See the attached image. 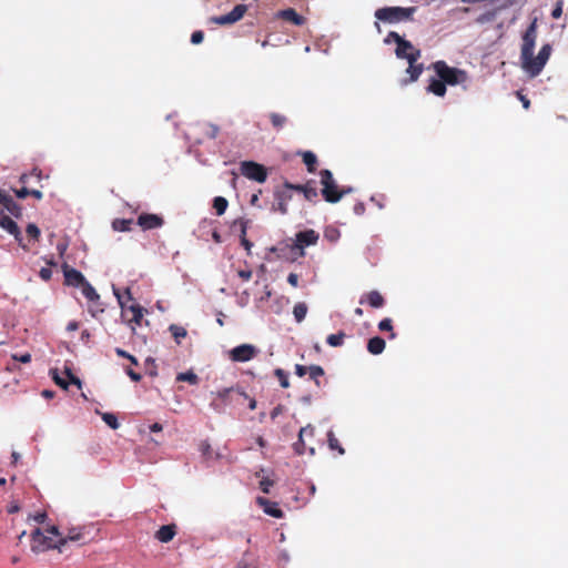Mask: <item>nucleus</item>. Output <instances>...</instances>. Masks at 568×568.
Segmentation results:
<instances>
[{
    "mask_svg": "<svg viewBox=\"0 0 568 568\" xmlns=\"http://www.w3.org/2000/svg\"><path fill=\"white\" fill-rule=\"evenodd\" d=\"M537 39V19H534L523 34L520 60L523 68L531 75L537 77L550 58L551 45L544 44L537 57H534V49Z\"/></svg>",
    "mask_w": 568,
    "mask_h": 568,
    "instance_id": "1",
    "label": "nucleus"
},
{
    "mask_svg": "<svg viewBox=\"0 0 568 568\" xmlns=\"http://www.w3.org/2000/svg\"><path fill=\"white\" fill-rule=\"evenodd\" d=\"M430 68L446 85H465L469 77L465 70L449 67L445 61L438 60L432 63ZM466 89V87H464Z\"/></svg>",
    "mask_w": 568,
    "mask_h": 568,
    "instance_id": "2",
    "label": "nucleus"
},
{
    "mask_svg": "<svg viewBox=\"0 0 568 568\" xmlns=\"http://www.w3.org/2000/svg\"><path fill=\"white\" fill-rule=\"evenodd\" d=\"M416 7H383L375 11V18L385 23H399L404 21H412Z\"/></svg>",
    "mask_w": 568,
    "mask_h": 568,
    "instance_id": "3",
    "label": "nucleus"
},
{
    "mask_svg": "<svg viewBox=\"0 0 568 568\" xmlns=\"http://www.w3.org/2000/svg\"><path fill=\"white\" fill-rule=\"evenodd\" d=\"M321 184L323 185L322 195L324 200L328 203L338 202L345 194L352 191L348 189H338L336 181L334 180L333 173L325 169L320 172Z\"/></svg>",
    "mask_w": 568,
    "mask_h": 568,
    "instance_id": "4",
    "label": "nucleus"
},
{
    "mask_svg": "<svg viewBox=\"0 0 568 568\" xmlns=\"http://www.w3.org/2000/svg\"><path fill=\"white\" fill-rule=\"evenodd\" d=\"M241 173L253 181L263 183L267 179V170L264 165L254 161H244L241 163Z\"/></svg>",
    "mask_w": 568,
    "mask_h": 568,
    "instance_id": "5",
    "label": "nucleus"
},
{
    "mask_svg": "<svg viewBox=\"0 0 568 568\" xmlns=\"http://www.w3.org/2000/svg\"><path fill=\"white\" fill-rule=\"evenodd\" d=\"M115 296L118 297L119 304L122 308V316L126 320L129 324L141 325V321L144 315V308L139 304H132L126 306L122 300V296L114 291Z\"/></svg>",
    "mask_w": 568,
    "mask_h": 568,
    "instance_id": "6",
    "label": "nucleus"
},
{
    "mask_svg": "<svg viewBox=\"0 0 568 568\" xmlns=\"http://www.w3.org/2000/svg\"><path fill=\"white\" fill-rule=\"evenodd\" d=\"M272 252L276 253L277 257L290 262H295L305 256V251H302L300 245H296L294 242L280 244L278 246L273 247Z\"/></svg>",
    "mask_w": 568,
    "mask_h": 568,
    "instance_id": "7",
    "label": "nucleus"
},
{
    "mask_svg": "<svg viewBox=\"0 0 568 568\" xmlns=\"http://www.w3.org/2000/svg\"><path fill=\"white\" fill-rule=\"evenodd\" d=\"M247 11L246 4H236L233 10L226 14L213 17L212 22L220 26L233 24L240 21Z\"/></svg>",
    "mask_w": 568,
    "mask_h": 568,
    "instance_id": "8",
    "label": "nucleus"
},
{
    "mask_svg": "<svg viewBox=\"0 0 568 568\" xmlns=\"http://www.w3.org/2000/svg\"><path fill=\"white\" fill-rule=\"evenodd\" d=\"M247 11L246 4H236L233 10L226 14L213 17L212 22L220 26L233 24L240 21Z\"/></svg>",
    "mask_w": 568,
    "mask_h": 568,
    "instance_id": "9",
    "label": "nucleus"
},
{
    "mask_svg": "<svg viewBox=\"0 0 568 568\" xmlns=\"http://www.w3.org/2000/svg\"><path fill=\"white\" fill-rule=\"evenodd\" d=\"M257 354V349L250 344H242L234 347L230 352V358L233 362H247L251 361Z\"/></svg>",
    "mask_w": 568,
    "mask_h": 568,
    "instance_id": "10",
    "label": "nucleus"
},
{
    "mask_svg": "<svg viewBox=\"0 0 568 568\" xmlns=\"http://www.w3.org/2000/svg\"><path fill=\"white\" fill-rule=\"evenodd\" d=\"M61 268L64 276V284L68 286L80 287L87 281L80 271L69 266L67 263H63Z\"/></svg>",
    "mask_w": 568,
    "mask_h": 568,
    "instance_id": "11",
    "label": "nucleus"
},
{
    "mask_svg": "<svg viewBox=\"0 0 568 568\" xmlns=\"http://www.w3.org/2000/svg\"><path fill=\"white\" fill-rule=\"evenodd\" d=\"M136 223L142 230L148 231L161 227L164 224V220L158 214L142 213L138 216Z\"/></svg>",
    "mask_w": 568,
    "mask_h": 568,
    "instance_id": "12",
    "label": "nucleus"
},
{
    "mask_svg": "<svg viewBox=\"0 0 568 568\" xmlns=\"http://www.w3.org/2000/svg\"><path fill=\"white\" fill-rule=\"evenodd\" d=\"M44 535L42 534V531L37 528L36 530L32 531L31 534V537H32V545H31V550L36 554H39V552H42L44 550H48V549H58L60 552L63 551V542L65 540H63L61 544H48L45 546H43L42 544H39V541L42 539Z\"/></svg>",
    "mask_w": 568,
    "mask_h": 568,
    "instance_id": "13",
    "label": "nucleus"
},
{
    "mask_svg": "<svg viewBox=\"0 0 568 568\" xmlns=\"http://www.w3.org/2000/svg\"><path fill=\"white\" fill-rule=\"evenodd\" d=\"M420 55H422L420 51H415L413 53H409V59L407 60L409 65L406 70V72L409 74V80H408L409 82L417 81V79L420 77V74L424 71L423 64L416 63L418 61V59L420 58Z\"/></svg>",
    "mask_w": 568,
    "mask_h": 568,
    "instance_id": "14",
    "label": "nucleus"
},
{
    "mask_svg": "<svg viewBox=\"0 0 568 568\" xmlns=\"http://www.w3.org/2000/svg\"><path fill=\"white\" fill-rule=\"evenodd\" d=\"M320 239V235L314 230H305L296 233L294 243L300 245L302 251H305L306 246L315 245Z\"/></svg>",
    "mask_w": 568,
    "mask_h": 568,
    "instance_id": "15",
    "label": "nucleus"
},
{
    "mask_svg": "<svg viewBox=\"0 0 568 568\" xmlns=\"http://www.w3.org/2000/svg\"><path fill=\"white\" fill-rule=\"evenodd\" d=\"M51 374L55 384L62 387L63 389H67L69 384H75L79 388L81 387V381L71 372L70 368H65L64 371V374L67 375L68 379L60 377L58 369H52Z\"/></svg>",
    "mask_w": 568,
    "mask_h": 568,
    "instance_id": "16",
    "label": "nucleus"
},
{
    "mask_svg": "<svg viewBox=\"0 0 568 568\" xmlns=\"http://www.w3.org/2000/svg\"><path fill=\"white\" fill-rule=\"evenodd\" d=\"M0 204L13 216L20 217L22 215L21 206L2 190H0Z\"/></svg>",
    "mask_w": 568,
    "mask_h": 568,
    "instance_id": "17",
    "label": "nucleus"
},
{
    "mask_svg": "<svg viewBox=\"0 0 568 568\" xmlns=\"http://www.w3.org/2000/svg\"><path fill=\"white\" fill-rule=\"evenodd\" d=\"M276 17L294 26H303L305 23V18L298 14L293 8L278 11Z\"/></svg>",
    "mask_w": 568,
    "mask_h": 568,
    "instance_id": "18",
    "label": "nucleus"
},
{
    "mask_svg": "<svg viewBox=\"0 0 568 568\" xmlns=\"http://www.w3.org/2000/svg\"><path fill=\"white\" fill-rule=\"evenodd\" d=\"M0 226L4 229L7 232H9L11 235L14 236V239L19 242V244L24 247L21 244L22 237L21 232L17 223L9 216H2L0 217Z\"/></svg>",
    "mask_w": 568,
    "mask_h": 568,
    "instance_id": "19",
    "label": "nucleus"
},
{
    "mask_svg": "<svg viewBox=\"0 0 568 568\" xmlns=\"http://www.w3.org/2000/svg\"><path fill=\"white\" fill-rule=\"evenodd\" d=\"M275 200H276V203H277V209L276 210L281 214H286L287 211H288L287 204L292 200V193L288 192L285 187H283V190H277L275 192Z\"/></svg>",
    "mask_w": 568,
    "mask_h": 568,
    "instance_id": "20",
    "label": "nucleus"
},
{
    "mask_svg": "<svg viewBox=\"0 0 568 568\" xmlns=\"http://www.w3.org/2000/svg\"><path fill=\"white\" fill-rule=\"evenodd\" d=\"M257 504L263 508L264 513L274 518H282L283 511L277 507L275 503L270 501L266 498L257 497Z\"/></svg>",
    "mask_w": 568,
    "mask_h": 568,
    "instance_id": "21",
    "label": "nucleus"
},
{
    "mask_svg": "<svg viewBox=\"0 0 568 568\" xmlns=\"http://www.w3.org/2000/svg\"><path fill=\"white\" fill-rule=\"evenodd\" d=\"M364 302H367L369 306L373 308H381L385 305V298L378 291H371L368 292L365 297H362L359 300V303L363 304Z\"/></svg>",
    "mask_w": 568,
    "mask_h": 568,
    "instance_id": "22",
    "label": "nucleus"
},
{
    "mask_svg": "<svg viewBox=\"0 0 568 568\" xmlns=\"http://www.w3.org/2000/svg\"><path fill=\"white\" fill-rule=\"evenodd\" d=\"M415 51H420L419 49H416L410 41L403 39L397 45H396V57L398 59H409V53H413Z\"/></svg>",
    "mask_w": 568,
    "mask_h": 568,
    "instance_id": "23",
    "label": "nucleus"
},
{
    "mask_svg": "<svg viewBox=\"0 0 568 568\" xmlns=\"http://www.w3.org/2000/svg\"><path fill=\"white\" fill-rule=\"evenodd\" d=\"M427 91L443 98L446 94V83L440 78H430L427 85Z\"/></svg>",
    "mask_w": 568,
    "mask_h": 568,
    "instance_id": "24",
    "label": "nucleus"
},
{
    "mask_svg": "<svg viewBox=\"0 0 568 568\" xmlns=\"http://www.w3.org/2000/svg\"><path fill=\"white\" fill-rule=\"evenodd\" d=\"M385 347H386V343L379 336H375V337H372L368 339L367 351L373 355L382 354L384 352Z\"/></svg>",
    "mask_w": 568,
    "mask_h": 568,
    "instance_id": "25",
    "label": "nucleus"
},
{
    "mask_svg": "<svg viewBox=\"0 0 568 568\" xmlns=\"http://www.w3.org/2000/svg\"><path fill=\"white\" fill-rule=\"evenodd\" d=\"M303 196L306 201L316 203L318 197L317 189L315 187V181L308 180L306 182V187L303 190Z\"/></svg>",
    "mask_w": 568,
    "mask_h": 568,
    "instance_id": "26",
    "label": "nucleus"
},
{
    "mask_svg": "<svg viewBox=\"0 0 568 568\" xmlns=\"http://www.w3.org/2000/svg\"><path fill=\"white\" fill-rule=\"evenodd\" d=\"M302 159L310 173H314L317 166V158L312 151L302 152Z\"/></svg>",
    "mask_w": 568,
    "mask_h": 568,
    "instance_id": "27",
    "label": "nucleus"
},
{
    "mask_svg": "<svg viewBox=\"0 0 568 568\" xmlns=\"http://www.w3.org/2000/svg\"><path fill=\"white\" fill-rule=\"evenodd\" d=\"M83 535L79 528H71L65 537H61L57 544H61L63 540V548L67 546L68 542H75L82 540Z\"/></svg>",
    "mask_w": 568,
    "mask_h": 568,
    "instance_id": "28",
    "label": "nucleus"
},
{
    "mask_svg": "<svg viewBox=\"0 0 568 568\" xmlns=\"http://www.w3.org/2000/svg\"><path fill=\"white\" fill-rule=\"evenodd\" d=\"M174 535L175 530L173 526H162L156 532V538L161 542H169L173 539Z\"/></svg>",
    "mask_w": 568,
    "mask_h": 568,
    "instance_id": "29",
    "label": "nucleus"
},
{
    "mask_svg": "<svg viewBox=\"0 0 568 568\" xmlns=\"http://www.w3.org/2000/svg\"><path fill=\"white\" fill-rule=\"evenodd\" d=\"M79 288H81L82 294L90 302H94L100 297L94 287L88 281H85Z\"/></svg>",
    "mask_w": 568,
    "mask_h": 568,
    "instance_id": "30",
    "label": "nucleus"
},
{
    "mask_svg": "<svg viewBox=\"0 0 568 568\" xmlns=\"http://www.w3.org/2000/svg\"><path fill=\"white\" fill-rule=\"evenodd\" d=\"M270 121L272 123V126L280 131L284 128V125L286 124L287 122V118L283 114H280V113H276V112H272L270 114Z\"/></svg>",
    "mask_w": 568,
    "mask_h": 568,
    "instance_id": "31",
    "label": "nucleus"
},
{
    "mask_svg": "<svg viewBox=\"0 0 568 568\" xmlns=\"http://www.w3.org/2000/svg\"><path fill=\"white\" fill-rule=\"evenodd\" d=\"M133 223V220H125V219H115L112 222V227L114 231L118 232H129L131 231V225Z\"/></svg>",
    "mask_w": 568,
    "mask_h": 568,
    "instance_id": "32",
    "label": "nucleus"
},
{
    "mask_svg": "<svg viewBox=\"0 0 568 568\" xmlns=\"http://www.w3.org/2000/svg\"><path fill=\"white\" fill-rule=\"evenodd\" d=\"M229 206V202L223 196H216L213 200V207L217 215H223Z\"/></svg>",
    "mask_w": 568,
    "mask_h": 568,
    "instance_id": "33",
    "label": "nucleus"
},
{
    "mask_svg": "<svg viewBox=\"0 0 568 568\" xmlns=\"http://www.w3.org/2000/svg\"><path fill=\"white\" fill-rule=\"evenodd\" d=\"M497 13H498V9L488 10V11L479 14L476 18V22L479 23V24H485V23H488V22H493L496 19Z\"/></svg>",
    "mask_w": 568,
    "mask_h": 568,
    "instance_id": "34",
    "label": "nucleus"
},
{
    "mask_svg": "<svg viewBox=\"0 0 568 568\" xmlns=\"http://www.w3.org/2000/svg\"><path fill=\"white\" fill-rule=\"evenodd\" d=\"M169 331L171 332L172 336L174 337L178 344H180L181 338H184L187 334L186 329L183 326L176 324L170 325Z\"/></svg>",
    "mask_w": 568,
    "mask_h": 568,
    "instance_id": "35",
    "label": "nucleus"
},
{
    "mask_svg": "<svg viewBox=\"0 0 568 568\" xmlns=\"http://www.w3.org/2000/svg\"><path fill=\"white\" fill-rule=\"evenodd\" d=\"M324 374H325V372L322 366H320V365L308 366L310 378L313 379L317 386H320L318 378L324 376Z\"/></svg>",
    "mask_w": 568,
    "mask_h": 568,
    "instance_id": "36",
    "label": "nucleus"
},
{
    "mask_svg": "<svg viewBox=\"0 0 568 568\" xmlns=\"http://www.w3.org/2000/svg\"><path fill=\"white\" fill-rule=\"evenodd\" d=\"M265 470L264 469H261V471L256 473V476L257 477H261V480H260V488L263 493L265 494H268L270 493V488L273 486L274 481L272 479H270L267 476H262V474H264Z\"/></svg>",
    "mask_w": 568,
    "mask_h": 568,
    "instance_id": "37",
    "label": "nucleus"
},
{
    "mask_svg": "<svg viewBox=\"0 0 568 568\" xmlns=\"http://www.w3.org/2000/svg\"><path fill=\"white\" fill-rule=\"evenodd\" d=\"M307 313V306L305 303H297L293 308V314L297 323H301Z\"/></svg>",
    "mask_w": 568,
    "mask_h": 568,
    "instance_id": "38",
    "label": "nucleus"
},
{
    "mask_svg": "<svg viewBox=\"0 0 568 568\" xmlns=\"http://www.w3.org/2000/svg\"><path fill=\"white\" fill-rule=\"evenodd\" d=\"M345 333L339 332L337 334H331L326 338V343L332 347H338L343 345Z\"/></svg>",
    "mask_w": 568,
    "mask_h": 568,
    "instance_id": "39",
    "label": "nucleus"
},
{
    "mask_svg": "<svg viewBox=\"0 0 568 568\" xmlns=\"http://www.w3.org/2000/svg\"><path fill=\"white\" fill-rule=\"evenodd\" d=\"M378 329L382 332H390L389 338H395L396 334L393 332V321L388 317L378 323Z\"/></svg>",
    "mask_w": 568,
    "mask_h": 568,
    "instance_id": "40",
    "label": "nucleus"
},
{
    "mask_svg": "<svg viewBox=\"0 0 568 568\" xmlns=\"http://www.w3.org/2000/svg\"><path fill=\"white\" fill-rule=\"evenodd\" d=\"M226 393H235L236 395L243 397L244 399L248 400V408L250 409H255L256 407V400L254 398H251L248 397L245 392L241 390L240 388H230V389H225Z\"/></svg>",
    "mask_w": 568,
    "mask_h": 568,
    "instance_id": "41",
    "label": "nucleus"
},
{
    "mask_svg": "<svg viewBox=\"0 0 568 568\" xmlns=\"http://www.w3.org/2000/svg\"><path fill=\"white\" fill-rule=\"evenodd\" d=\"M274 375L277 377L278 382H280V385L283 387V388H288L290 387V381H288V375L287 373L282 369V368H276L274 371Z\"/></svg>",
    "mask_w": 568,
    "mask_h": 568,
    "instance_id": "42",
    "label": "nucleus"
},
{
    "mask_svg": "<svg viewBox=\"0 0 568 568\" xmlns=\"http://www.w3.org/2000/svg\"><path fill=\"white\" fill-rule=\"evenodd\" d=\"M176 379L180 382H187L192 385H195L199 381V377L193 372H185V373H180L178 375Z\"/></svg>",
    "mask_w": 568,
    "mask_h": 568,
    "instance_id": "43",
    "label": "nucleus"
},
{
    "mask_svg": "<svg viewBox=\"0 0 568 568\" xmlns=\"http://www.w3.org/2000/svg\"><path fill=\"white\" fill-rule=\"evenodd\" d=\"M241 244L244 246V248L250 253L253 244L246 239V225L244 222H242V230H241Z\"/></svg>",
    "mask_w": 568,
    "mask_h": 568,
    "instance_id": "44",
    "label": "nucleus"
},
{
    "mask_svg": "<svg viewBox=\"0 0 568 568\" xmlns=\"http://www.w3.org/2000/svg\"><path fill=\"white\" fill-rule=\"evenodd\" d=\"M283 187H285L288 192L296 191V192L303 194V190H305L306 183L305 184H294V183L286 181V182H284Z\"/></svg>",
    "mask_w": 568,
    "mask_h": 568,
    "instance_id": "45",
    "label": "nucleus"
},
{
    "mask_svg": "<svg viewBox=\"0 0 568 568\" xmlns=\"http://www.w3.org/2000/svg\"><path fill=\"white\" fill-rule=\"evenodd\" d=\"M26 232L33 240H39L40 234H41L39 227L32 223L28 224Z\"/></svg>",
    "mask_w": 568,
    "mask_h": 568,
    "instance_id": "46",
    "label": "nucleus"
},
{
    "mask_svg": "<svg viewBox=\"0 0 568 568\" xmlns=\"http://www.w3.org/2000/svg\"><path fill=\"white\" fill-rule=\"evenodd\" d=\"M404 38L400 37L396 31H390L384 39V42L386 44H389L392 41L396 43V45L403 40Z\"/></svg>",
    "mask_w": 568,
    "mask_h": 568,
    "instance_id": "47",
    "label": "nucleus"
},
{
    "mask_svg": "<svg viewBox=\"0 0 568 568\" xmlns=\"http://www.w3.org/2000/svg\"><path fill=\"white\" fill-rule=\"evenodd\" d=\"M328 445L332 449H338L341 455L344 454V449L339 446L338 440L334 437L333 433H328Z\"/></svg>",
    "mask_w": 568,
    "mask_h": 568,
    "instance_id": "48",
    "label": "nucleus"
},
{
    "mask_svg": "<svg viewBox=\"0 0 568 568\" xmlns=\"http://www.w3.org/2000/svg\"><path fill=\"white\" fill-rule=\"evenodd\" d=\"M102 419L105 422L108 426H118L116 416L112 413H104L102 415Z\"/></svg>",
    "mask_w": 568,
    "mask_h": 568,
    "instance_id": "49",
    "label": "nucleus"
},
{
    "mask_svg": "<svg viewBox=\"0 0 568 568\" xmlns=\"http://www.w3.org/2000/svg\"><path fill=\"white\" fill-rule=\"evenodd\" d=\"M204 39V33L201 30L194 31L191 36V42L193 44H200Z\"/></svg>",
    "mask_w": 568,
    "mask_h": 568,
    "instance_id": "50",
    "label": "nucleus"
},
{
    "mask_svg": "<svg viewBox=\"0 0 568 568\" xmlns=\"http://www.w3.org/2000/svg\"><path fill=\"white\" fill-rule=\"evenodd\" d=\"M562 14V2L558 1L555 8L551 11V17L554 19H559Z\"/></svg>",
    "mask_w": 568,
    "mask_h": 568,
    "instance_id": "51",
    "label": "nucleus"
},
{
    "mask_svg": "<svg viewBox=\"0 0 568 568\" xmlns=\"http://www.w3.org/2000/svg\"><path fill=\"white\" fill-rule=\"evenodd\" d=\"M295 374L298 377H304L306 374H308V366L296 364L295 365Z\"/></svg>",
    "mask_w": 568,
    "mask_h": 568,
    "instance_id": "52",
    "label": "nucleus"
},
{
    "mask_svg": "<svg viewBox=\"0 0 568 568\" xmlns=\"http://www.w3.org/2000/svg\"><path fill=\"white\" fill-rule=\"evenodd\" d=\"M200 449L205 457H211V445L206 440L201 443Z\"/></svg>",
    "mask_w": 568,
    "mask_h": 568,
    "instance_id": "53",
    "label": "nucleus"
},
{
    "mask_svg": "<svg viewBox=\"0 0 568 568\" xmlns=\"http://www.w3.org/2000/svg\"><path fill=\"white\" fill-rule=\"evenodd\" d=\"M39 275L43 281H49L52 277V271L49 267H42Z\"/></svg>",
    "mask_w": 568,
    "mask_h": 568,
    "instance_id": "54",
    "label": "nucleus"
},
{
    "mask_svg": "<svg viewBox=\"0 0 568 568\" xmlns=\"http://www.w3.org/2000/svg\"><path fill=\"white\" fill-rule=\"evenodd\" d=\"M125 373L133 382H140L142 378V376L139 373L134 372L133 368L128 367L125 369Z\"/></svg>",
    "mask_w": 568,
    "mask_h": 568,
    "instance_id": "55",
    "label": "nucleus"
},
{
    "mask_svg": "<svg viewBox=\"0 0 568 568\" xmlns=\"http://www.w3.org/2000/svg\"><path fill=\"white\" fill-rule=\"evenodd\" d=\"M252 271L251 270H240L237 272V275L245 282L250 281L252 278Z\"/></svg>",
    "mask_w": 568,
    "mask_h": 568,
    "instance_id": "56",
    "label": "nucleus"
},
{
    "mask_svg": "<svg viewBox=\"0 0 568 568\" xmlns=\"http://www.w3.org/2000/svg\"><path fill=\"white\" fill-rule=\"evenodd\" d=\"M12 357L14 361H18L21 363H29L31 361V355L29 353H26L22 355H13Z\"/></svg>",
    "mask_w": 568,
    "mask_h": 568,
    "instance_id": "57",
    "label": "nucleus"
},
{
    "mask_svg": "<svg viewBox=\"0 0 568 568\" xmlns=\"http://www.w3.org/2000/svg\"><path fill=\"white\" fill-rule=\"evenodd\" d=\"M287 282L294 286L297 287L298 285V275L296 273H290L287 276Z\"/></svg>",
    "mask_w": 568,
    "mask_h": 568,
    "instance_id": "58",
    "label": "nucleus"
},
{
    "mask_svg": "<svg viewBox=\"0 0 568 568\" xmlns=\"http://www.w3.org/2000/svg\"><path fill=\"white\" fill-rule=\"evenodd\" d=\"M29 194H30V190L27 189V187H22L20 190H16V195L19 199H26L27 196H29Z\"/></svg>",
    "mask_w": 568,
    "mask_h": 568,
    "instance_id": "59",
    "label": "nucleus"
},
{
    "mask_svg": "<svg viewBox=\"0 0 568 568\" xmlns=\"http://www.w3.org/2000/svg\"><path fill=\"white\" fill-rule=\"evenodd\" d=\"M354 213L357 215H362L365 212V205L362 202H358L354 205Z\"/></svg>",
    "mask_w": 568,
    "mask_h": 568,
    "instance_id": "60",
    "label": "nucleus"
},
{
    "mask_svg": "<svg viewBox=\"0 0 568 568\" xmlns=\"http://www.w3.org/2000/svg\"><path fill=\"white\" fill-rule=\"evenodd\" d=\"M45 518H47V514L45 513H38V514L32 516V519L36 523H39V524L44 523Z\"/></svg>",
    "mask_w": 568,
    "mask_h": 568,
    "instance_id": "61",
    "label": "nucleus"
},
{
    "mask_svg": "<svg viewBox=\"0 0 568 568\" xmlns=\"http://www.w3.org/2000/svg\"><path fill=\"white\" fill-rule=\"evenodd\" d=\"M219 134V126L212 124L210 125V132L207 133L210 139H215Z\"/></svg>",
    "mask_w": 568,
    "mask_h": 568,
    "instance_id": "62",
    "label": "nucleus"
},
{
    "mask_svg": "<svg viewBox=\"0 0 568 568\" xmlns=\"http://www.w3.org/2000/svg\"><path fill=\"white\" fill-rule=\"evenodd\" d=\"M115 354L119 356V357H123V358H126L129 359L130 355L126 351L122 349V348H115Z\"/></svg>",
    "mask_w": 568,
    "mask_h": 568,
    "instance_id": "63",
    "label": "nucleus"
},
{
    "mask_svg": "<svg viewBox=\"0 0 568 568\" xmlns=\"http://www.w3.org/2000/svg\"><path fill=\"white\" fill-rule=\"evenodd\" d=\"M78 328H79V323L77 321H71L67 325V329L70 331V332L77 331Z\"/></svg>",
    "mask_w": 568,
    "mask_h": 568,
    "instance_id": "64",
    "label": "nucleus"
}]
</instances>
